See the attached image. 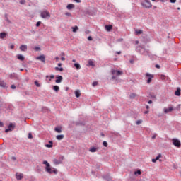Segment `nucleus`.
<instances>
[{
	"mask_svg": "<svg viewBox=\"0 0 181 181\" xmlns=\"http://www.w3.org/2000/svg\"><path fill=\"white\" fill-rule=\"evenodd\" d=\"M43 165H45V171L47 172L49 175H52L54 173V175H57V170L52 168L50 167V164L47 161H43Z\"/></svg>",
	"mask_w": 181,
	"mask_h": 181,
	"instance_id": "obj_1",
	"label": "nucleus"
},
{
	"mask_svg": "<svg viewBox=\"0 0 181 181\" xmlns=\"http://www.w3.org/2000/svg\"><path fill=\"white\" fill-rule=\"evenodd\" d=\"M141 5L143 8H146V9H149L152 8V4L151 3L150 1H148V0H145L144 1H143L141 3Z\"/></svg>",
	"mask_w": 181,
	"mask_h": 181,
	"instance_id": "obj_2",
	"label": "nucleus"
},
{
	"mask_svg": "<svg viewBox=\"0 0 181 181\" xmlns=\"http://www.w3.org/2000/svg\"><path fill=\"white\" fill-rule=\"evenodd\" d=\"M41 18L43 19H49L50 18V13H49L47 11L41 12Z\"/></svg>",
	"mask_w": 181,
	"mask_h": 181,
	"instance_id": "obj_3",
	"label": "nucleus"
},
{
	"mask_svg": "<svg viewBox=\"0 0 181 181\" xmlns=\"http://www.w3.org/2000/svg\"><path fill=\"white\" fill-rule=\"evenodd\" d=\"M154 76L149 73L146 74V78L147 80V84H151L152 83V78H153Z\"/></svg>",
	"mask_w": 181,
	"mask_h": 181,
	"instance_id": "obj_4",
	"label": "nucleus"
},
{
	"mask_svg": "<svg viewBox=\"0 0 181 181\" xmlns=\"http://www.w3.org/2000/svg\"><path fill=\"white\" fill-rule=\"evenodd\" d=\"M172 142L174 146H177V148L180 147V141H179L178 139H173Z\"/></svg>",
	"mask_w": 181,
	"mask_h": 181,
	"instance_id": "obj_5",
	"label": "nucleus"
},
{
	"mask_svg": "<svg viewBox=\"0 0 181 181\" xmlns=\"http://www.w3.org/2000/svg\"><path fill=\"white\" fill-rule=\"evenodd\" d=\"M112 74H113V76H122L124 72H122V71L112 70Z\"/></svg>",
	"mask_w": 181,
	"mask_h": 181,
	"instance_id": "obj_6",
	"label": "nucleus"
},
{
	"mask_svg": "<svg viewBox=\"0 0 181 181\" xmlns=\"http://www.w3.org/2000/svg\"><path fill=\"white\" fill-rule=\"evenodd\" d=\"M56 80H55V83H57V84H60V83H62V81H63V76H56Z\"/></svg>",
	"mask_w": 181,
	"mask_h": 181,
	"instance_id": "obj_7",
	"label": "nucleus"
},
{
	"mask_svg": "<svg viewBox=\"0 0 181 181\" xmlns=\"http://www.w3.org/2000/svg\"><path fill=\"white\" fill-rule=\"evenodd\" d=\"M16 177L17 180H22V179H23V174L17 173L16 174Z\"/></svg>",
	"mask_w": 181,
	"mask_h": 181,
	"instance_id": "obj_8",
	"label": "nucleus"
},
{
	"mask_svg": "<svg viewBox=\"0 0 181 181\" xmlns=\"http://www.w3.org/2000/svg\"><path fill=\"white\" fill-rule=\"evenodd\" d=\"M36 59L37 60H40L41 62H42V63H45L46 57H45V55L37 57Z\"/></svg>",
	"mask_w": 181,
	"mask_h": 181,
	"instance_id": "obj_9",
	"label": "nucleus"
},
{
	"mask_svg": "<svg viewBox=\"0 0 181 181\" xmlns=\"http://www.w3.org/2000/svg\"><path fill=\"white\" fill-rule=\"evenodd\" d=\"M20 50H21V52H26L28 50V45H23L20 47Z\"/></svg>",
	"mask_w": 181,
	"mask_h": 181,
	"instance_id": "obj_10",
	"label": "nucleus"
},
{
	"mask_svg": "<svg viewBox=\"0 0 181 181\" xmlns=\"http://www.w3.org/2000/svg\"><path fill=\"white\" fill-rule=\"evenodd\" d=\"M172 111H173V107H170L168 109L164 108L165 114H168V112H172Z\"/></svg>",
	"mask_w": 181,
	"mask_h": 181,
	"instance_id": "obj_11",
	"label": "nucleus"
},
{
	"mask_svg": "<svg viewBox=\"0 0 181 181\" xmlns=\"http://www.w3.org/2000/svg\"><path fill=\"white\" fill-rule=\"evenodd\" d=\"M162 158V154H158V156L156 158H153L151 160L153 163H156V160H159Z\"/></svg>",
	"mask_w": 181,
	"mask_h": 181,
	"instance_id": "obj_12",
	"label": "nucleus"
},
{
	"mask_svg": "<svg viewBox=\"0 0 181 181\" xmlns=\"http://www.w3.org/2000/svg\"><path fill=\"white\" fill-rule=\"evenodd\" d=\"M13 129V124H10L8 127V129L5 130V132H9V131H12Z\"/></svg>",
	"mask_w": 181,
	"mask_h": 181,
	"instance_id": "obj_13",
	"label": "nucleus"
},
{
	"mask_svg": "<svg viewBox=\"0 0 181 181\" xmlns=\"http://www.w3.org/2000/svg\"><path fill=\"white\" fill-rule=\"evenodd\" d=\"M160 78H161V80H163L164 81H166L169 80V77L166 76V75H163V74H162L160 76Z\"/></svg>",
	"mask_w": 181,
	"mask_h": 181,
	"instance_id": "obj_14",
	"label": "nucleus"
},
{
	"mask_svg": "<svg viewBox=\"0 0 181 181\" xmlns=\"http://www.w3.org/2000/svg\"><path fill=\"white\" fill-rule=\"evenodd\" d=\"M105 29H106L107 32H110L112 29V25H105Z\"/></svg>",
	"mask_w": 181,
	"mask_h": 181,
	"instance_id": "obj_15",
	"label": "nucleus"
},
{
	"mask_svg": "<svg viewBox=\"0 0 181 181\" xmlns=\"http://www.w3.org/2000/svg\"><path fill=\"white\" fill-rule=\"evenodd\" d=\"M17 59L21 62H23V60H25V57H23L22 54H18L17 55Z\"/></svg>",
	"mask_w": 181,
	"mask_h": 181,
	"instance_id": "obj_16",
	"label": "nucleus"
},
{
	"mask_svg": "<svg viewBox=\"0 0 181 181\" xmlns=\"http://www.w3.org/2000/svg\"><path fill=\"white\" fill-rule=\"evenodd\" d=\"M0 87H3V88H6V83L4 81H0Z\"/></svg>",
	"mask_w": 181,
	"mask_h": 181,
	"instance_id": "obj_17",
	"label": "nucleus"
},
{
	"mask_svg": "<svg viewBox=\"0 0 181 181\" xmlns=\"http://www.w3.org/2000/svg\"><path fill=\"white\" fill-rule=\"evenodd\" d=\"M64 138V135L63 134H59V135H57L56 136V139L58 140V141H62V139H63Z\"/></svg>",
	"mask_w": 181,
	"mask_h": 181,
	"instance_id": "obj_18",
	"label": "nucleus"
},
{
	"mask_svg": "<svg viewBox=\"0 0 181 181\" xmlns=\"http://www.w3.org/2000/svg\"><path fill=\"white\" fill-rule=\"evenodd\" d=\"M6 37V33H0V39H5Z\"/></svg>",
	"mask_w": 181,
	"mask_h": 181,
	"instance_id": "obj_19",
	"label": "nucleus"
},
{
	"mask_svg": "<svg viewBox=\"0 0 181 181\" xmlns=\"http://www.w3.org/2000/svg\"><path fill=\"white\" fill-rule=\"evenodd\" d=\"M142 33H144V31L142 30H138V29L135 30L136 35H142Z\"/></svg>",
	"mask_w": 181,
	"mask_h": 181,
	"instance_id": "obj_20",
	"label": "nucleus"
},
{
	"mask_svg": "<svg viewBox=\"0 0 181 181\" xmlns=\"http://www.w3.org/2000/svg\"><path fill=\"white\" fill-rule=\"evenodd\" d=\"M67 9H69V11L75 8V6L74 4H68L67 6H66Z\"/></svg>",
	"mask_w": 181,
	"mask_h": 181,
	"instance_id": "obj_21",
	"label": "nucleus"
},
{
	"mask_svg": "<svg viewBox=\"0 0 181 181\" xmlns=\"http://www.w3.org/2000/svg\"><path fill=\"white\" fill-rule=\"evenodd\" d=\"M71 29H72V32H74V33H76V32L78 30V26L76 25L75 27H71Z\"/></svg>",
	"mask_w": 181,
	"mask_h": 181,
	"instance_id": "obj_22",
	"label": "nucleus"
},
{
	"mask_svg": "<svg viewBox=\"0 0 181 181\" xmlns=\"http://www.w3.org/2000/svg\"><path fill=\"white\" fill-rule=\"evenodd\" d=\"M74 67H76V69H77V70H80V69H81V66H80V64H78V63H75Z\"/></svg>",
	"mask_w": 181,
	"mask_h": 181,
	"instance_id": "obj_23",
	"label": "nucleus"
},
{
	"mask_svg": "<svg viewBox=\"0 0 181 181\" xmlns=\"http://www.w3.org/2000/svg\"><path fill=\"white\" fill-rule=\"evenodd\" d=\"M75 95L77 98H78V97H80V95H81V93H80V90H76Z\"/></svg>",
	"mask_w": 181,
	"mask_h": 181,
	"instance_id": "obj_24",
	"label": "nucleus"
},
{
	"mask_svg": "<svg viewBox=\"0 0 181 181\" xmlns=\"http://www.w3.org/2000/svg\"><path fill=\"white\" fill-rule=\"evenodd\" d=\"M89 152H92V153L97 152V148H95V147L90 148L89 149Z\"/></svg>",
	"mask_w": 181,
	"mask_h": 181,
	"instance_id": "obj_25",
	"label": "nucleus"
},
{
	"mask_svg": "<svg viewBox=\"0 0 181 181\" xmlns=\"http://www.w3.org/2000/svg\"><path fill=\"white\" fill-rule=\"evenodd\" d=\"M53 90H54V91H56V93H57L59 91V90H60V88L58 86H54Z\"/></svg>",
	"mask_w": 181,
	"mask_h": 181,
	"instance_id": "obj_26",
	"label": "nucleus"
},
{
	"mask_svg": "<svg viewBox=\"0 0 181 181\" xmlns=\"http://www.w3.org/2000/svg\"><path fill=\"white\" fill-rule=\"evenodd\" d=\"M53 162H54V165H60V163H62V161L58 160L57 159H54L53 160Z\"/></svg>",
	"mask_w": 181,
	"mask_h": 181,
	"instance_id": "obj_27",
	"label": "nucleus"
},
{
	"mask_svg": "<svg viewBox=\"0 0 181 181\" xmlns=\"http://www.w3.org/2000/svg\"><path fill=\"white\" fill-rule=\"evenodd\" d=\"M175 95H180V88H177V90L175 92Z\"/></svg>",
	"mask_w": 181,
	"mask_h": 181,
	"instance_id": "obj_28",
	"label": "nucleus"
},
{
	"mask_svg": "<svg viewBox=\"0 0 181 181\" xmlns=\"http://www.w3.org/2000/svg\"><path fill=\"white\" fill-rule=\"evenodd\" d=\"M49 144H46L45 145L46 148H53V142L49 141Z\"/></svg>",
	"mask_w": 181,
	"mask_h": 181,
	"instance_id": "obj_29",
	"label": "nucleus"
},
{
	"mask_svg": "<svg viewBox=\"0 0 181 181\" xmlns=\"http://www.w3.org/2000/svg\"><path fill=\"white\" fill-rule=\"evenodd\" d=\"M87 66H94V62H93L92 60H89Z\"/></svg>",
	"mask_w": 181,
	"mask_h": 181,
	"instance_id": "obj_30",
	"label": "nucleus"
},
{
	"mask_svg": "<svg viewBox=\"0 0 181 181\" xmlns=\"http://www.w3.org/2000/svg\"><path fill=\"white\" fill-rule=\"evenodd\" d=\"M56 71H63L64 69L63 68H59L57 66L55 67Z\"/></svg>",
	"mask_w": 181,
	"mask_h": 181,
	"instance_id": "obj_31",
	"label": "nucleus"
},
{
	"mask_svg": "<svg viewBox=\"0 0 181 181\" xmlns=\"http://www.w3.org/2000/svg\"><path fill=\"white\" fill-rule=\"evenodd\" d=\"M56 132H58V134H60L62 132V129L59 127L55 128Z\"/></svg>",
	"mask_w": 181,
	"mask_h": 181,
	"instance_id": "obj_32",
	"label": "nucleus"
},
{
	"mask_svg": "<svg viewBox=\"0 0 181 181\" xmlns=\"http://www.w3.org/2000/svg\"><path fill=\"white\" fill-rule=\"evenodd\" d=\"M142 172L140 171V170H138L137 171L134 172V175H141Z\"/></svg>",
	"mask_w": 181,
	"mask_h": 181,
	"instance_id": "obj_33",
	"label": "nucleus"
},
{
	"mask_svg": "<svg viewBox=\"0 0 181 181\" xmlns=\"http://www.w3.org/2000/svg\"><path fill=\"white\" fill-rule=\"evenodd\" d=\"M34 83L37 87H40V83L37 81H35Z\"/></svg>",
	"mask_w": 181,
	"mask_h": 181,
	"instance_id": "obj_34",
	"label": "nucleus"
},
{
	"mask_svg": "<svg viewBox=\"0 0 181 181\" xmlns=\"http://www.w3.org/2000/svg\"><path fill=\"white\" fill-rule=\"evenodd\" d=\"M103 146H105V148H107V146H108V143L107 141H103Z\"/></svg>",
	"mask_w": 181,
	"mask_h": 181,
	"instance_id": "obj_35",
	"label": "nucleus"
},
{
	"mask_svg": "<svg viewBox=\"0 0 181 181\" xmlns=\"http://www.w3.org/2000/svg\"><path fill=\"white\" fill-rule=\"evenodd\" d=\"M20 4H21V5H25V4H26V1H25V0H21V1H20Z\"/></svg>",
	"mask_w": 181,
	"mask_h": 181,
	"instance_id": "obj_36",
	"label": "nucleus"
},
{
	"mask_svg": "<svg viewBox=\"0 0 181 181\" xmlns=\"http://www.w3.org/2000/svg\"><path fill=\"white\" fill-rule=\"evenodd\" d=\"M92 86H93V87H95L96 86H98V82H97V81L93 82Z\"/></svg>",
	"mask_w": 181,
	"mask_h": 181,
	"instance_id": "obj_37",
	"label": "nucleus"
},
{
	"mask_svg": "<svg viewBox=\"0 0 181 181\" xmlns=\"http://www.w3.org/2000/svg\"><path fill=\"white\" fill-rule=\"evenodd\" d=\"M34 50H35V52H39L40 50V47H35Z\"/></svg>",
	"mask_w": 181,
	"mask_h": 181,
	"instance_id": "obj_38",
	"label": "nucleus"
},
{
	"mask_svg": "<svg viewBox=\"0 0 181 181\" xmlns=\"http://www.w3.org/2000/svg\"><path fill=\"white\" fill-rule=\"evenodd\" d=\"M40 25H42V22L41 21L37 22V23H36L37 28H39V26H40Z\"/></svg>",
	"mask_w": 181,
	"mask_h": 181,
	"instance_id": "obj_39",
	"label": "nucleus"
},
{
	"mask_svg": "<svg viewBox=\"0 0 181 181\" xmlns=\"http://www.w3.org/2000/svg\"><path fill=\"white\" fill-rule=\"evenodd\" d=\"M130 97H131V98H135V97H136V95H135V93H132L130 95Z\"/></svg>",
	"mask_w": 181,
	"mask_h": 181,
	"instance_id": "obj_40",
	"label": "nucleus"
},
{
	"mask_svg": "<svg viewBox=\"0 0 181 181\" xmlns=\"http://www.w3.org/2000/svg\"><path fill=\"white\" fill-rule=\"evenodd\" d=\"M142 122V120H137L136 122V125H140V124Z\"/></svg>",
	"mask_w": 181,
	"mask_h": 181,
	"instance_id": "obj_41",
	"label": "nucleus"
},
{
	"mask_svg": "<svg viewBox=\"0 0 181 181\" xmlns=\"http://www.w3.org/2000/svg\"><path fill=\"white\" fill-rule=\"evenodd\" d=\"M28 138H29V139H32V138H33V136H32L31 133L28 134Z\"/></svg>",
	"mask_w": 181,
	"mask_h": 181,
	"instance_id": "obj_42",
	"label": "nucleus"
},
{
	"mask_svg": "<svg viewBox=\"0 0 181 181\" xmlns=\"http://www.w3.org/2000/svg\"><path fill=\"white\" fill-rule=\"evenodd\" d=\"M49 77H50V79H49V81H51L52 79L54 78V75H51Z\"/></svg>",
	"mask_w": 181,
	"mask_h": 181,
	"instance_id": "obj_43",
	"label": "nucleus"
},
{
	"mask_svg": "<svg viewBox=\"0 0 181 181\" xmlns=\"http://www.w3.org/2000/svg\"><path fill=\"white\" fill-rule=\"evenodd\" d=\"M11 88L15 90V88H16V86L15 85H11Z\"/></svg>",
	"mask_w": 181,
	"mask_h": 181,
	"instance_id": "obj_44",
	"label": "nucleus"
},
{
	"mask_svg": "<svg viewBox=\"0 0 181 181\" xmlns=\"http://www.w3.org/2000/svg\"><path fill=\"white\" fill-rule=\"evenodd\" d=\"M66 16H71V14L69 12L65 13Z\"/></svg>",
	"mask_w": 181,
	"mask_h": 181,
	"instance_id": "obj_45",
	"label": "nucleus"
},
{
	"mask_svg": "<svg viewBox=\"0 0 181 181\" xmlns=\"http://www.w3.org/2000/svg\"><path fill=\"white\" fill-rule=\"evenodd\" d=\"M15 48V45H11V46H10V49H14Z\"/></svg>",
	"mask_w": 181,
	"mask_h": 181,
	"instance_id": "obj_46",
	"label": "nucleus"
},
{
	"mask_svg": "<svg viewBox=\"0 0 181 181\" xmlns=\"http://www.w3.org/2000/svg\"><path fill=\"white\" fill-rule=\"evenodd\" d=\"M88 40H90V41L93 40V37L91 36H89L88 37Z\"/></svg>",
	"mask_w": 181,
	"mask_h": 181,
	"instance_id": "obj_47",
	"label": "nucleus"
},
{
	"mask_svg": "<svg viewBox=\"0 0 181 181\" xmlns=\"http://www.w3.org/2000/svg\"><path fill=\"white\" fill-rule=\"evenodd\" d=\"M151 98H156V95H151Z\"/></svg>",
	"mask_w": 181,
	"mask_h": 181,
	"instance_id": "obj_48",
	"label": "nucleus"
},
{
	"mask_svg": "<svg viewBox=\"0 0 181 181\" xmlns=\"http://www.w3.org/2000/svg\"><path fill=\"white\" fill-rule=\"evenodd\" d=\"M122 40H124V39L120 38V39L117 40V42H122Z\"/></svg>",
	"mask_w": 181,
	"mask_h": 181,
	"instance_id": "obj_49",
	"label": "nucleus"
},
{
	"mask_svg": "<svg viewBox=\"0 0 181 181\" xmlns=\"http://www.w3.org/2000/svg\"><path fill=\"white\" fill-rule=\"evenodd\" d=\"M177 110L178 111H180V105H178V106L177 107Z\"/></svg>",
	"mask_w": 181,
	"mask_h": 181,
	"instance_id": "obj_50",
	"label": "nucleus"
},
{
	"mask_svg": "<svg viewBox=\"0 0 181 181\" xmlns=\"http://www.w3.org/2000/svg\"><path fill=\"white\" fill-rule=\"evenodd\" d=\"M11 159H12V160H16V157L13 156V157H11Z\"/></svg>",
	"mask_w": 181,
	"mask_h": 181,
	"instance_id": "obj_51",
	"label": "nucleus"
},
{
	"mask_svg": "<svg viewBox=\"0 0 181 181\" xmlns=\"http://www.w3.org/2000/svg\"><path fill=\"white\" fill-rule=\"evenodd\" d=\"M170 1L171 2V4H175V2H176V0H170Z\"/></svg>",
	"mask_w": 181,
	"mask_h": 181,
	"instance_id": "obj_52",
	"label": "nucleus"
},
{
	"mask_svg": "<svg viewBox=\"0 0 181 181\" xmlns=\"http://www.w3.org/2000/svg\"><path fill=\"white\" fill-rule=\"evenodd\" d=\"M6 21H7L8 23H12V22L8 18H6Z\"/></svg>",
	"mask_w": 181,
	"mask_h": 181,
	"instance_id": "obj_53",
	"label": "nucleus"
},
{
	"mask_svg": "<svg viewBox=\"0 0 181 181\" xmlns=\"http://www.w3.org/2000/svg\"><path fill=\"white\" fill-rule=\"evenodd\" d=\"M156 69H160V66H159V64H156Z\"/></svg>",
	"mask_w": 181,
	"mask_h": 181,
	"instance_id": "obj_54",
	"label": "nucleus"
},
{
	"mask_svg": "<svg viewBox=\"0 0 181 181\" xmlns=\"http://www.w3.org/2000/svg\"><path fill=\"white\" fill-rule=\"evenodd\" d=\"M61 60H62V62H64V60H66V58H64V57H62L61 58Z\"/></svg>",
	"mask_w": 181,
	"mask_h": 181,
	"instance_id": "obj_55",
	"label": "nucleus"
},
{
	"mask_svg": "<svg viewBox=\"0 0 181 181\" xmlns=\"http://www.w3.org/2000/svg\"><path fill=\"white\" fill-rule=\"evenodd\" d=\"M55 59L57 60V62H59V57H55Z\"/></svg>",
	"mask_w": 181,
	"mask_h": 181,
	"instance_id": "obj_56",
	"label": "nucleus"
},
{
	"mask_svg": "<svg viewBox=\"0 0 181 181\" xmlns=\"http://www.w3.org/2000/svg\"><path fill=\"white\" fill-rule=\"evenodd\" d=\"M155 138H156V134H155V135H153V136H152V139H155Z\"/></svg>",
	"mask_w": 181,
	"mask_h": 181,
	"instance_id": "obj_57",
	"label": "nucleus"
},
{
	"mask_svg": "<svg viewBox=\"0 0 181 181\" xmlns=\"http://www.w3.org/2000/svg\"><path fill=\"white\" fill-rule=\"evenodd\" d=\"M74 1H75V2H78V3L81 2V0H74Z\"/></svg>",
	"mask_w": 181,
	"mask_h": 181,
	"instance_id": "obj_58",
	"label": "nucleus"
},
{
	"mask_svg": "<svg viewBox=\"0 0 181 181\" xmlns=\"http://www.w3.org/2000/svg\"><path fill=\"white\" fill-rule=\"evenodd\" d=\"M58 66H59V67H62V63H59V64H58Z\"/></svg>",
	"mask_w": 181,
	"mask_h": 181,
	"instance_id": "obj_59",
	"label": "nucleus"
},
{
	"mask_svg": "<svg viewBox=\"0 0 181 181\" xmlns=\"http://www.w3.org/2000/svg\"><path fill=\"white\" fill-rule=\"evenodd\" d=\"M0 127H4V123L0 122Z\"/></svg>",
	"mask_w": 181,
	"mask_h": 181,
	"instance_id": "obj_60",
	"label": "nucleus"
},
{
	"mask_svg": "<svg viewBox=\"0 0 181 181\" xmlns=\"http://www.w3.org/2000/svg\"><path fill=\"white\" fill-rule=\"evenodd\" d=\"M135 43H136V45H138V44L139 43V41L136 40V41H135Z\"/></svg>",
	"mask_w": 181,
	"mask_h": 181,
	"instance_id": "obj_61",
	"label": "nucleus"
},
{
	"mask_svg": "<svg viewBox=\"0 0 181 181\" xmlns=\"http://www.w3.org/2000/svg\"><path fill=\"white\" fill-rule=\"evenodd\" d=\"M130 63H131L132 64H133L134 60L131 59V60H130Z\"/></svg>",
	"mask_w": 181,
	"mask_h": 181,
	"instance_id": "obj_62",
	"label": "nucleus"
},
{
	"mask_svg": "<svg viewBox=\"0 0 181 181\" xmlns=\"http://www.w3.org/2000/svg\"><path fill=\"white\" fill-rule=\"evenodd\" d=\"M148 103V104H152V100H149Z\"/></svg>",
	"mask_w": 181,
	"mask_h": 181,
	"instance_id": "obj_63",
	"label": "nucleus"
},
{
	"mask_svg": "<svg viewBox=\"0 0 181 181\" xmlns=\"http://www.w3.org/2000/svg\"><path fill=\"white\" fill-rule=\"evenodd\" d=\"M117 54H121V51L117 52Z\"/></svg>",
	"mask_w": 181,
	"mask_h": 181,
	"instance_id": "obj_64",
	"label": "nucleus"
}]
</instances>
